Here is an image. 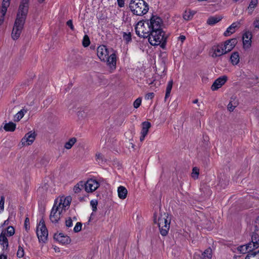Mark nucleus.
Returning <instances> with one entry per match:
<instances>
[{
    "instance_id": "41",
    "label": "nucleus",
    "mask_w": 259,
    "mask_h": 259,
    "mask_svg": "<svg viewBox=\"0 0 259 259\" xmlns=\"http://www.w3.org/2000/svg\"><path fill=\"white\" fill-rule=\"evenodd\" d=\"M82 228V224L80 222H77L73 228V231L75 233L79 232Z\"/></svg>"
},
{
    "instance_id": "32",
    "label": "nucleus",
    "mask_w": 259,
    "mask_h": 259,
    "mask_svg": "<svg viewBox=\"0 0 259 259\" xmlns=\"http://www.w3.org/2000/svg\"><path fill=\"white\" fill-rule=\"evenodd\" d=\"M26 110L24 109H22L20 111H19L16 115L14 116V120L15 121H19L21 119L23 118L25 114L26 113Z\"/></svg>"
},
{
    "instance_id": "39",
    "label": "nucleus",
    "mask_w": 259,
    "mask_h": 259,
    "mask_svg": "<svg viewBox=\"0 0 259 259\" xmlns=\"http://www.w3.org/2000/svg\"><path fill=\"white\" fill-rule=\"evenodd\" d=\"M123 39L126 41V42H128L131 41L132 40V36L130 32L126 33V32H123Z\"/></svg>"
},
{
    "instance_id": "52",
    "label": "nucleus",
    "mask_w": 259,
    "mask_h": 259,
    "mask_svg": "<svg viewBox=\"0 0 259 259\" xmlns=\"http://www.w3.org/2000/svg\"><path fill=\"white\" fill-rule=\"evenodd\" d=\"M154 93H149L146 95L145 99L146 100L152 99L154 97Z\"/></svg>"
},
{
    "instance_id": "6",
    "label": "nucleus",
    "mask_w": 259,
    "mask_h": 259,
    "mask_svg": "<svg viewBox=\"0 0 259 259\" xmlns=\"http://www.w3.org/2000/svg\"><path fill=\"white\" fill-rule=\"evenodd\" d=\"M136 34L143 38H150L151 30L149 27L147 26V20L145 22L140 21L138 22L135 27Z\"/></svg>"
},
{
    "instance_id": "57",
    "label": "nucleus",
    "mask_w": 259,
    "mask_h": 259,
    "mask_svg": "<svg viewBox=\"0 0 259 259\" xmlns=\"http://www.w3.org/2000/svg\"><path fill=\"white\" fill-rule=\"evenodd\" d=\"M45 0H38V2L40 3H42Z\"/></svg>"
},
{
    "instance_id": "3",
    "label": "nucleus",
    "mask_w": 259,
    "mask_h": 259,
    "mask_svg": "<svg viewBox=\"0 0 259 259\" xmlns=\"http://www.w3.org/2000/svg\"><path fill=\"white\" fill-rule=\"evenodd\" d=\"M129 8L133 14L137 16H143L149 10V5L144 0H132Z\"/></svg>"
},
{
    "instance_id": "28",
    "label": "nucleus",
    "mask_w": 259,
    "mask_h": 259,
    "mask_svg": "<svg viewBox=\"0 0 259 259\" xmlns=\"http://www.w3.org/2000/svg\"><path fill=\"white\" fill-rule=\"evenodd\" d=\"M16 127V124L13 122L6 123L4 125V129L6 132H14Z\"/></svg>"
},
{
    "instance_id": "2",
    "label": "nucleus",
    "mask_w": 259,
    "mask_h": 259,
    "mask_svg": "<svg viewBox=\"0 0 259 259\" xmlns=\"http://www.w3.org/2000/svg\"><path fill=\"white\" fill-rule=\"evenodd\" d=\"M97 55L101 61L106 63L111 72L116 69L117 55L115 51L112 50L110 53L106 46L100 45L97 49Z\"/></svg>"
},
{
    "instance_id": "20",
    "label": "nucleus",
    "mask_w": 259,
    "mask_h": 259,
    "mask_svg": "<svg viewBox=\"0 0 259 259\" xmlns=\"http://www.w3.org/2000/svg\"><path fill=\"white\" fill-rule=\"evenodd\" d=\"M0 244L3 246V250H7L8 249L9 243L6 236V231H2L0 235Z\"/></svg>"
},
{
    "instance_id": "10",
    "label": "nucleus",
    "mask_w": 259,
    "mask_h": 259,
    "mask_svg": "<svg viewBox=\"0 0 259 259\" xmlns=\"http://www.w3.org/2000/svg\"><path fill=\"white\" fill-rule=\"evenodd\" d=\"M208 54L212 58H215L226 54L221 43L212 46L209 51Z\"/></svg>"
},
{
    "instance_id": "30",
    "label": "nucleus",
    "mask_w": 259,
    "mask_h": 259,
    "mask_svg": "<svg viewBox=\"0 0 259 259\" xmlns=\"http://www.w3.org/2000/svg\"><path fill=\"white\" fill-rule=\"evenodd\" d=\"M76 142L77 139L76 138L73 137L70 138L67 142L65 143L64 145L65 148L67 150L70 149Z\"/></svg>"
},
{
    "instance_id": "27",
    "label": "nucleus",
    "mask_w": 259,
    "mask_h": 259,
    "mask_svg": "<svg viewBox=\"0 0 259 259\" xmlns=\"http://www.w3.org/2000/svg\"><path fill=\"white\" fill-rule=\"evenodd\" d=\"M83 188L84 189V182L81 181L74 186L73 190L75 193H79Z\"/></svg>"
},
{
    "instance_id": "59",
    "label": "nucleus",
    "mask_w": 259,
    "mask_h": 259,
    "mask_svg": "<svg viewBox=\"0 0 259 259\" xmlns=\"http://www.w3.org/2000/svg\"><path fill=\"white\" fill-rule=\"evenodd\" d=\"M27 220H28V219H27V218L25 220V223H26V222H28V221H27Z\"/></svg>"
},
{
    "instance_id": "15",
    "label": "nucleus",
    "mask_w": 259,
    "mask_h": 259,
    "mask_svg": "<svg viewBox=\"0 0 259 259\" xmlns=\"http://www.w3.org/2000/svg\"><path fill=\"white\" fill-rule=\"evenodd\" d=\"M63 212L53 207L50 215V219L53 223H57L60 220Z\"/></svg>"
},
{
    "instance_id": "9",
    "label": "nucleus",
    "mask_w": 259,
    "mask_h": 259,
    "mask_svg": "<svg viewBox=\"0 0 259 259\" xmlns=\"http://www.w3.org/2000/svg\"><path fill=\"white\" fill-rule=\"evenodd\" d=\"M29 6V0H22L19 6L16 18H19L21 20L23 19L25 21L27 14Z\"/></svg>"
},
{
    "instance_id": "47",
    "label": "nucleus",
    "mask_w": 259,
    "mask_h": 259,
    "mask_svg": "<svg viewBox=\"0 0 259 259\" xmlns=\"http://www.w3.org/2000/svg\"><path fill=\"white\" fill-rule=\"evenodd\" d=\"M236 107L235 104H233L232 102L231 101L228 105V109L230 111H233Z\"/></svg>"
},
{
    "instance_id": "25",
    "label": "nucleus",
    "mask_w": 259,
    "mask_h": 259,
    "mask_svg": "<svg viewBox=\"0 0 259 259\" xmlns=\"http://www.w3.org/2000/svg\"><path fill=\"white\" fill-rule=\"evenodd\" d=\"M249 243H252V249L257 248L259 247V236L254 234L252 235L251 237V242Z\"/></svg>"
},
{
    "instance_id": "37",
    "label": "nucleus",
    "mask_w": 259,
    "mask_h": 259,
    "mask_svg": "<svg viewBox=\"0 0 259 259\" xmlns=\"http://www.w3.org/2000/svg\"><path fill=\"white\" fill-rule=\"evenodd\" d=\"M3 231H6V236H12L15 233V229L12 226H9L7 230H4Z\"/></svg>"
},
{
    "instance_id": "51",
    "label": "nucleus",
    "mask_w": 259,
    "mask_h": 259,
    "mask_svg": "<svg viewBox=\"0 0 259 259\" xmlns=\"http://www.w3.org/2000/svg\"><path fill=\"white\" fill-rule=\"evenodd\" d=\"M118 6L120 8H122L124 6L125 0H117Z\"/></svg>"
},
{
    "instance_id": "34",
    "label": "nucleus",
    "mask_w": 259,
    "mask_h": 259,
    "mask_svg": "<svg viewBox=\"0 0 259 259\" xmlns=\"http://www.w3.org/2000/svg\"><path fill=\"white\" fill-rule=\"evenodd\" d=\"M212 250L210 248H207L202 253L203 259H211L212 257Z\"/></svg>"
},
{
    "instance_id": "11",
    "label": "nucleus",
    "mask_w": 259,
    "mask_h": 259,
    "mask_svg": "<svg viewBox=\"0 0 259 259\" xmlns=\"http://www.w3.org/2000/svg\"><path fill=\"white\" fill-rule=\"evenodd\" d=\"M100 186L99 182L94 179H90L84 182V190L87 193H92Z\"/></svg>"
},
{
    "instance_id": "31",
    "label": "nucleus",
    "mask_w": 259,
    "mask_h": 259,
    "mask_svg": "<svg viewBox=\"0 0 259 259\" xmlns=\"http://www.w3.org/2000/svg\"><path fill=\"white\" fill-rule=\"evenodd\" d=\"M222 18L219 16H214L209 17L207 20V23L209 25H214L219 22Z\"/></svg>"
},
{
    "instance_id": "33",
    "label": "nucleus",
    "mask_w": 259,
    "mask_h": 259,
    "mask_svg": "<svg viewBox=\"0 0 259 259\" xmlns=\"http://www.w3.org/2000/svg\"><path fill=\"white\" fill-rule=\"evenodd\" d=\"M173 84V81L172 79L169 80L168 82V83L167 84L166 89V93H165V99H166L167 98L169 97L170 96V94L172 89Z\"/></svg>"
},
{
    "instance_id": "61",
    "label": "nucleus",
    "mask_w": 259,
    "mask_h": 259,
    "mask_svg": "<svg viewBox=\"0 0 259 259\" xmlns=\"http://www.w3.org/2000/svg\"><path fill=\"white\" fill-rule=\"evenodd\" d=\"M233 1H235V2H237V1H238L239 0H233Z\"/></svg>"
},
{
    "instance_id": "4",
    "label": "nucleus",
    "mask_w": 259,
    "mask_h": 259,
    "mask_svg": "<svg viewBox=\"0 0 259 259\" xmlns=\"http://www.w3.org/2000/svg\"><path fill=\"white\" fill-rule=\"evenodd\" d=\"M154 223L157 224L160 232L162 236L167 235L170 227V218L167 213H161L157 219L154 218Z\"/></svg>"
},
{
    "instance_id": "54",
    "label": "nucleus",
    "mask_w": 259,
    "mask_h": 259,
    "mask_svg": "<svg viewBox=\"0 0 259 259\" xmlns=\"http://www.w3.org/2000/svg\"><path fill=\"white\" fill-rule=\"evenodd\" d=\"M0 259H7V256L4 254L0 255Z\"/></svg>"
},
{
    "instance_id": "17",
    "label": "nucleus",
    "mask_w": 259,
    "mask_h": 259,
    "mask_svg": "<svg viewBox=\"0 0 259 259\" xmlns=\"http://www.w3.org/2000/svg\"><path fill=\"white\" fill-rule=\"evenodd\" d=\"M227 77L222 76L217 78L211 85V89L212 91H216L222 87L227 81Z\"/></svg>"
},
{
    "instance_id": "8",
    "label": "nucleus",
    "mask_w": 259,
    "mask_h": 259,
    "mask_svg": "<svg viewBox=\"0 0 259 259\" xmlns=\"http://www.w3.org/2000/svg\"><path fill=\"white\" fill-rule=\"evenodd\" d=\"M25 23L23 19L20 20L19 18H16L14 26L12 32V38L14 40H17L20 37Z\"/></svg>"
},
{
    "instance_id": "18",
    "label": "nucleus",
    "mask_w": 259,
    "mask_h": 259,
    "mask_svg": "<svg viewBox=\"0 0 259 259\" xmlns=\"http://www.w3.org/2000/svg\"><path fill=\"white\" fill-rule=\"evenodd\" d=\"M151 123L148 121H144L142 123V130L141 132V136L140 140L143 142L146 136L147 135L149 130L151 127Z\"/></svg>"
},
{
    "instance_id": "49",
    "label": "nucleus",
    "mask_w": 259,
    "mask_h": 259,
    "mask_svg": "<svg viewBox=\"0 0 259 259\" xmlns=\"http://www.w3.org/2000/svg\"><path fill=\"white\" fill-rule=\"evenodd\" d=\"M253 25L255 28H259V17L256 18L253 21Z\"/></svg>"
},
{
    "instance_id": "50",
    "label": "nucleus",
    "mask_w": 259,
    "mask_h": 259,
    "mask_svg": "<svg viewBox=\"0 0 259 259\" xmlns=\"http://www.w3.org/2000/svg\"><path fill=\"white\" fill-rule=\"evenodd\" d=\"M66 24L67 26H68L70 28V29L72 31L74 30V27L73 25V22H72V20H69L68 21H67Z\"/></svg>"
},
{
    "instance_id": "29",
    "label": "nucleus",
    "mask_w": 259,
    "mask_h": 259,
    "mask_svg": "<svg viewBox=\"0 0 259 259\" xmlns=\"http://www.w3.org/2000/svg\"><path fill=\"white\" fill-rule=\"evenodd\" d=\"M195 13L196 12L195 11L191 10H186L184 13L183 18L186 20H190L193 18Z\"/></svg>"
},
{
    "instance_id": "24",
    "label": "nucleus",
    "mask_w": 259,
    "mask_h": 259,
    "mask_svg": "<svg viewBox=\"0 0 259 259\" xmlns=\"http://www.w3.org/2000/svg\"><path fill=\"white\" fill-rule=\"evenodd\" d=\"M230 61L233 65H237L240 61V56L238 52H233L230 56Z\"/></svg>"
},
{
    "instance_id": "53",
    "label": "nucleus",
    "mask_w": 259,
    "mask_h": 259,
    "mask_svg": "<svg viewBox=\"0 0 259 259\" xmlns=\"http://www.w3.org/2000/svg\"><path fill=\"white\" fill-rule=\"evenodd\" d=\"M178 39H179V40H180L181 41L182 43H183L184 42V41L185 40L186 37L184 35H180L178 37Z\"/></svg>"
},
{
    "instance_id": "14",
    "label": "nucleus",
    "mask_w": 259,
    "mask_h": 259,
    "mask_svg": "<svg viewBox=\"0 0 259 259\" xmlns=\"http://www.w3.org/2000/svg\"><path fill=\"white\" fill-rule=\"evenodd\" d=\"M10 0H3L2 5L0 7V25L4 22L7 9L10 6Z\"/></svg>"
},
{
    "instance_id": "5",
    "label": "nucleus",
    "mask_w": 259,
    "mask_h": 259,
    "mask_svg": "<svg viewBox=\"0 0 259 259\" xmlns=\"http://www.w3.org/2000/svg\"><path fill=\"white\" fill-rule=\"evenodd\" d=\"M71 200L70 196H60L55 200L53 207L63 213L69 208Z\"/></svg>"
},
{
    "instance_id": "48",
    "label": "nucleus",
    "mask_w": 259,
    "mask_h": 259,
    "mask_svg": "<svg viewBox=\"0 0 259 259\" xmlns=\"http://www.w3.org/2000/svg\"><path fill=\"white\" fill-rule=\"evenodd\" d=\"M254 227L255 230H259V215L256 219L254 222Z\"/></svg>"
},
{
    "instance_id": "56",
    "label": "nucleus",
    "mask_w": 259,
    "mask_h": 259,
    "mask_svg": "<svg viewBox=\"0 0 259 259\" xmlns=\"http://www.w3.org/2000/svg\"><path fill=\"white\" fill-rule=\"evenodd\" d=\"M8 220H6V221H5V222H4V225L8 224Z\"/></svg>"
},
{
    "instance_id": "19",
    "label": "nucleus",
    "mask_w": 259,
    "mask_h": 259,
    "mask_svg": "<svg viewBox=\"0 0 259 259\" xmlns=\"http://www.w3.org/2000/svg\"><path fill=\"white\" fill-rule=\"evenodd\" d=\"M55 238L60 243L62 244H68L71 242L70 237L68 236H65L62 233H59V234H56L55 235Z\"/></svg>"
},
{
    "instance_id": "60",
    "label": "nucleus",
    "mask_w": 259,
    "mask_h": 259,
    "mask_svg": "<svg viewBox=\"0 0 259 259\" xmlns=\"http://www.w3.org/2000/svg\"><path fill=\"white\" fill-rule=\"evenodd\" d=\"M27 220H28V219H27V218L25 220V223H26V222H28V221H27Z\"/></svg>"
},
{
    "instance_id": "21",
    "label": "nucleus",
    "mask_w": 259,
    "mask_h": 259,
    "mask_svg": "<svg viewBox=\"0 0 259 259\" xmlns=\"http://www.w3.org/2000/svg\"><path fill=\"white\" fill-rule=\"evenodd\" d=\"M252 243H248L246 245H243L237 247V251L240 253H246L252 250Z\"/></svg>"
},
{
    "instance_id": "13",
    "label": "nucleus",
    "mask_w": 259,
    "mask_h": 259,
    "mask_svg": "<svg viewBox=\"0 0 259 259\" xmlns=\"http://www.w3.org/2000/svg\"><path fill=\"white\" fill-rule=\"evenodd\" d=\"M252 33L249 31H245L242 35L243 45L245 49H249L251 45Z\"/></svg>"
},
{
    "instance_id": "42",
    "label": "nucleus",
    "mask_w": 259,
    "mask_h": 259,
    "mask_svg": "<svg viewBox=\"0 0 259 259\" xmlns=\"http://www.w3.org/2000/svg\"><path fill=\"white\" fill-rule=\"evenodd\" d=\"M90 204L92 207V210L96 211L97 209L98 201L96 200H92L90 202Z\"/></svg>"
},
{
    "instance_id": "16",
    "label": "nucleus",
    "mask_w": 259,
    "mask_h": 259,
    "mask_svg": "<svg viewBox=\"0 0 259 259\" xmlns=\"http://www.w3.org/2000/svg\"><path fill=\"white\" fill-rule=\"evenodd\" d=\"M225 53L230 52L235 47L237 44V40L235 38L231 39L225 41L223 43H221Z\"/></svg>"
},
{
    "instance_id": "45",
    "label": "nucleus",
    "mask_w": 259,
    "mask_h": 259,
    "mask_svg": "<svg viewBox=\"0 0 259 259\" xmlns=\"http://www.w3.org/2000/svg\"><path fill=\"white\" fill-rule=\"evenodd\" d=\"M66 227L70 228L73 226V220L71 218H68L65 221Z\"/></svg>"
},
{
    "instance_id": "46",
    "label": "nucleus",
    "mask_w": 259,
    "mask_h": 259,
    "mask_svg": "<svg viewBox=\"0 0 259 259\" xmlns=\"http://www.w3.org/2000/svg\"><path fill=\"white\" fill-rule=\"evenodd\" d=\"M96 160L98 163H102L103 161V156L101 153H97L96 155Z\"/></svg>"
},
{
    "instance_id": "43",
    "label": "nucleus",
    "mask_w": 259,
    "mask_h": 259,
    "mask_svg": "<svg viewBox=\"0 0 259 259\" xmlns=\"http://www.w3.org/2000/svg\"><path fill=\"white\" fill-rule=\"evenodd\" d=\"M142 99L141 98H137L134 102L133 105L135 108H138L141 104Z\"/></svg>"
},
{
    "instance_id": "36",
    "label": "nucleus",
    "mask_w": 259,
    "mask_h": 259,
    "mask_svg": "<svg viewBox=\"0 0 259 259\" xmlns=\"http://www.w3.org/2000/svg\"><path fill=\"white\" fill-rule=\"evenodd\" d=\"M199 175V169L196 167L193 168L192 172L191 174L192 177L196 180L197 179Z\"/></svg>"
},
{
    "instance_id": "23",
    "label": "nucleus",
    "mask_w": 259,
    "mask_h": 259,
    "mask_svg": "<svg viewBox=\"0 0 259 259\" xmlns=\"http://www.w3.org/2000/svg\"><path fill=\"white\" fill-rule=\"evenodd\" d=\"M238 25L239 23L238 22L233 23L229 27L227 28V30L224 33V35L228 36L235 32V29Z\"/></svg>"
},
{
    "instance_id": "58",
    "label": "nucleus",
    "mask_w": 259,
    "mask_h": 259,
    "mask_svg": "<svg viewBox=\"0 0 259 259\" xmlns=\"http://www.w3.org/2000/svg\"><path fill=\"white\" fill-rule=\"evenodd\" d=\"M73 219H74L75 221H76V218L75 217H74V218H73Z\"/></svg>"
},
{
    "instance_id": "55",
    "label": "nucleus",
    "mask_w": 259,
    "mask_h": 259,
    "mask_svg": "<svg viewBox=\"0 0 259 259\" xmlns=\"http://www.w3.org/2000/svg\"><path fill=\"white\" fill-rule=\"evenodd\" d=\"M193 103H194V104H196L198 103V100H195L193 101Z\"/></svg>"
},
{
    "instance_id": "38",
    "label": "nucleus",
    "mask_w": 259,
    "mask_h": 259,
    "mask_svg": "<svg viewBox=\"0 0 259 259\" xmlns=\"http://www.w3.org/2000/svg\"><path fill=\"white\" fill-rule=\"evenodd\" d=\"M90 40L88 35H85L82 39V46L84 47H87L90 45Z\"/></svg>"
},
{
    "instance_id": "35",
    "label": "nucleus",
    "mask_w": 259,
    "mask_h": 259,
    "mask_svg": "<svg viewBox=\"0 0 259 259\" xmlns=\"http://www.w3.org/2000/svg\"><path fill=\"white\" fill-rule=\"evenodd\" d=\"M245 259H259V250L248 253Z\"/></svg>"
},
{
    "instance_id": "1",
    "label": "nucleus",
    "mask_w": 259,
    "mask_h": 259,
    "mask_svg": "<svg viewBox=\"0 0 259 259\" xmlns=\"http://www.w3.org/2000/svg\"><path fill=\"white\" fill-rule=\"evenodd\" d=\"M163 21L156 15H153L147 20V26L149 27L151 35L148 38L149 42L153 46H157L166 41L164 32L163 31Z\"/></svg>"
},
{
    "instance_id": "26",
    "label": "nucleus",
    "mask_w": 259,
    "mask_h": 259,
    "mask_svg": "<svg viewBox=\"0 0 259 259\" xmlns=\"http://www.w3.org/2000/svg\"><path fill=\"white\" fill-rule=\"evenodd\" d=\"M258 4V0H251L249 6L247 9V11L249 15H251L254 10V9L256 7Z\"/></svg>"
},
{
    "instance_id": "12",
    "label": "nucleus",
    "mask_w": 259,
    "mask_h": 259,
    "mask_svg": "<svg viewBox=\"0 0 259 259\" xmlns=\"http://www.w3.org/2000/svg\"><path fill=\"white\" fill-rule=\"evenodd\" d=\"M36 135L34 132L30 131L25 134L21 139V142L23 146H29L32 144L35 139Z\"/></svg>"
},
{
    "instance_id": "22",
    "label": "nucleus",
    "mask_w": 259,
    "mask_h": 259,
    "mask_svg": "<svg viewBox=\"0 0 259 259\" xmlns=\"http://www.w3.org/2000/svg\"><path fill=\"white\" fill-rule=\"evenodd\" d=\"M118 196L121 199H124L127 194V190L125 187L120 186L117 188Z\"/></svg>"
},
{
    "instance_id": "44",
    "label": "nucleus",
    "mask_w": 259,
    "mask_h": 259,
    "mask_svg": "<svg viewBox=\"0 0 259 259\" xmlns=\"http://www.w3.org/2000/svg\"><path fill=\"white\" fill-rule=\"evenodd\" d=\"M5 204V197L1 196L0 199V213L2 212L4 209Z\"/></svg>"
},
{
    "instance_id": "7",
    "label": "nucleus",
    "mask_w": 259,
    "mask_h": 259,
    "mask_svg": "<svg viewBox=\"0 0 259 259\" xmlns=\"http://www.w3.org/2000/svg\"><path fill=\"white\" fill-rule=\"evenodd\" d=\"M36 235L39 242L44 243L47 241L48 231L43 219H41L37 225Z\"/></svg>"
},
{
    "instance_id": "40",
    "label": "nucleus",
    "mask_w": 259,
    "mask_h": 259,
    "mask_svg": "<svg viewBox=\"0 0 259 259\" xmlns=\"http://www.w3.org/2000/svg\"><path fill=\"white\" fill-rule=\"evenodd\" d=\"M24 251L23 248L22 246H19L18 247L17 252V256L19 258L22 257L24 256Z\"/></svg>"
}]
</instances>
